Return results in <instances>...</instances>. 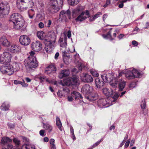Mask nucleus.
<instances>
[{
  "instance_id": "393cba45",
  "label": "nucleus",
  "mask_w": 149,
  "mask_h": 149,
  "mask_svg": "<svg viewBox=\"0 0 149 149\" xmlns=\"http://www.w3.org/2000/svg\"><path fill=\"white\" fill-rule=\"evenodd\" d=\"M95 83L96 87L99 88H101L104 85V83L103 81L101 80L99 78H97L95 79Z\"/></svg>"
},
{
  "instance_id": "9b49d317",
  "label": "nucleus",
  "mask_w": 149,
  "mask_h": 149,
  "mask_svg": "<svg viewBox=\"0 0 149 149\" xmlns=\"http://www.w3.org/2000/svg\"><path fill=\"white\" fill-rule=\"evenodd\" d=\"M19 41L22 45L27 46L30 43L31 40L28 36L23 35L20 36L19 38Z\"/></svg>"
},
{
  "instance_id": "7c9ffc66",
  "label": "nucleus",
  "mask_w": 149,
  "mask_h": 149,
  "mask_svg": "<svg viewBox=\"0 0 149 149\" xmlns=\"http://www.w3.org/2000/svg\"><path fill=\"white\" fill-rule=\"evenodd\" d=\"M43 127L49 132H50L53 129L52 126L48 123H43Z\"/></svg>"
},
{
  "instance_id": "6ab92c4d",
  "label": "nucleus",
  "mask_w": 149,
  "mask_h": 149,
  "mask_svg": "<svg viewBox=\"0 0 149 149\" xmlns=\"http://www.w3.org/2000/svg\"><path fill=\"white\" fill-rule=\"evenodd\" d=\"M22 16L18 13H15L12 14L10 17V21L12 22L13 24L20 19Z\"/></svg>"
},
{
  "instance_id": "37998d69",
  "label": "nucleus",
  "mask_w": 149,
  "mask_h": 149,
  "mask_svg": "<svg viewBox=\"0 0 149 149\" xmlns=\"http://www.w3.org/2000/svg\"><path fill=\"white\" fill-rule=\"evenodd\" d=\"M0 62L2 64H8L6 63V60L5 59L4 56L3 54L0 56Z\"/></svg>"
},
{
  "instance_id": "412c9836",
  "label": "nucleus",
  "mask_w": 149,
  "mask_h": 149,
  "mask_svg": "<svg viewBox=\"0 0 149 149\" xmlns=\"http://www.w3.org/2000/svg\"><path fill=\"white\" fill-rule=\"evenodd\" d=\"M70 72L68 70L64 69L61 70L58 74V77L60 79H62L63 77L68 76Z\"/></svg>"
},
{
  "instance_id": "f257e3e1",
  "label": "nucleus",
  "mask_w": 149,
  "mask_h": 149,
  "mask_svg": "<svg viewBox=\"0 0 149 149\" xmlns=\"http://www.w3.org/2000/svg\"><path fill=\"white\" fill-rule=\"evenodd\" d=\"M105 72H104L101 75L103 81L105 82L109 83L112 87L114 88L115 90L118 86L119 91H122L126 85V83L125 81L120 79L121 76H120L119 75L116 77H114V75L113 73L109 74L107 73L106 74Z\"/></svg>"
},
{
  "instance_id": "8fccbe9b",
  "label": "nucleus",
  "mask_w": 149,
  "mask_h": 149,
  "mask_svg": "<svg viewBox=\"0 0 149 149\" xmlns=\"http://www.w3.org/2000/svg\"><path fill=\"white\" fill-rule=\"evenodd\" d=\"M139 29L138 27H136L134 29L132 34V35H134L137 33L139 31Z\"/></svg>"
},
{
  "instance_id": "e2e57ef3",
  "label": "nucleus",
  "mask_w": 149,
  "mask_h": 149,
  "mask_svg": "<svg viewBox=\"0 0 149 149\" xmlns=\"http://www.w3.org/2000/svg\"><path fill=\"white\" fill-rule=\"evenodd\" d=\"M38 6L42 8L44 6V4L43 3V2L41 1H39L38 2Z\"/></svg>"
},
{
  "instance_id": "c9c22d12",
  "label": "nucleus",
  "mask_w": 149,
  "mask_h": 149,
  "mask_svg": "<svg viewBox=\"0 0 149 149\" xmlns=\"http://www.w3.org/2000/svg\"><path fill=\"white\" fill-rule=\"evenodd\" d=\"M71 79L69 78L63 80L61 83L63 86H70L71 85Z\"/></svg>"
},
{
  "instance_id": "5701e85b",
  "label": "nucleus",
  "mask_w": 149,
  "mask_h": 149,
  "mask_svg": "<svg viewBox=\"0 0 149 149\" xmlns=\"http://www.w3.org/2000/svg\"><path fill=\"white\" fill-rule=\"evenodd\" d=\"M0 44L4 46L8 47L10 45V42L5 37L2 36L0 38Z\"/></svg>"
},
{
  "instance_id": "0eeeda50",
  "label": "nucleus",
  "mask_w": 149,
  "mask_h": 149,
  "mask_svg": "<svg viewBox=\"0 0 149 149\" xmlns=\"http://www.w3.org/2000/svg\"><path fill=\"white\" fill-rule=\"evenodd\" d=\"M123 74H125V77L128 79H132L135 77H140L141 76L140 73L137 70L135 69L127 71L123 70L122 72L119 73V76H122Z\"/></svg>"
},
{
  "instance_id": "7ed1b4c3",
  "label": "nucleus",
  "mask_w": 149,
  "mask_h": 149,
  "mask_svg": "<svg viewBox=\"0 0 149 149\" xmlns=\"http://www.w3.org/2000/svg\"><path fill=\"white\" fill-rule=\"evenodd\" d=\"M63 2V0H50L47 12L50 13L58 12L61 8Z\"/></svg>"
},
{
  "instance_id": "864d4df0",
  "label": "nucleus",
  "mask_w": 149,
  "mask_h": 149,
  "mask_svg": "<svg viewBox=\"0 0 149 149\" xmlns=\"http://www.w3.org/2000/svg\"><path fill=\"white\" fill-rule=\"evenodd\" d=\"M57 94L58 96L60 97H62L64 96V95L62 94V92L60 91H58Z\"/></svg>"
},
{
  "instance_id": "20e7f679",
  "label": "nucleus",
  "mask_w": 149,
  "mask_h": 149,
  "mask_svg": "<svg viewBox=\"0 0 149 149\" xmlns=\"http://www.w3.org/2000/svg\"><path fill=\"white\" fill-rule=\"evenodd\" d=\"M58 43L60 44L61 47V50L62 53L63 60L64 62L66 65H68L69 63V58L66 55L67 52L66 50L67 46V38L65 37L64 39L60 38L58 40Z\"/></svg>"
},
{
  "instance_id": "f3484780",
  "label": "nucleus",
  "mask_w": 149,
  "mask_h": 149,
  "mask_svg": "<svg viewBox=\"0 0 149 149\" xmlns=\"http://www.w3.org/2000/svg\"><path fill=\"white\" fill-rule=\"evenodd\" d=\"M24 21L22 17L20 19L14 23V28L16 29H18L21 28L24 24Z\"/></svg>"
},
{
  "instance_id": "a19ab883",
  "label": "nucleus",
  "mask_w": 149,
  "mask_h": 149,
  "mask_svg": "<svg viewBox=\"0 0 149 149\" xmlns=\"http://www.w3.org/2000/svg\"><path fill=\"white\" fill-rule=\"evenodd\" d=\"M103 140V139L101 138L96 143L93 144L88 149H93L95 147L97 146Z\"/></svg>"
},
{
  "instance_id": "ddd939ff",
  "label": "nucleus",
  "mask_w": 149,
  "mask_h": 149,
  "mask_svg": "<svg viewBox=\"0 0 149 149\" xmlns=\"http://www.w3.org/2000/svg\"><path fill=\"white\" fill-rule=\"evenodd\" d=\"M81 91L84 94L88 95L90 93H93V88L88 84H86L82 88Z\"/></svg>"
},
{
  "instance_id": "72a5a7b5",
  "label": "nucleus",
  "mask_w": 149,
  "mask_h": 149,
  "mask_svg": "<svg viewBox=\"0 0 149 149\" xmlns=\"http://www.w3.org/2000/svg\"><path fill=\"white\" fill-rule=\"evenodd\" d=\"M72 93V96H73L76 100H77L82 98V96L81 94L78 92L73 91Z\"/></svg>"
},
{
  "instance_id": "b1692460",
  "label": "nucleus",
  "mask_w": 149,
  "mask_h": 149,
  "mask_svg": "<svg viewBox=\"0 0 149 149\" xmlns=\"http://www.w3.org/2000/svg\"><path fill=\"white\" fill-rule=\"evenodd\" d=\"M12 141V140L8 137H3L1 139V143L4 145V146L3 148L5 146L9 144L13 146V145L11 144L7 143L8 142H10Z\"/></svg>"
},
{
  "instance_id": "e433bc0d",
  "label": "nucleus",
  "mask_w": 149,
  "mask_h": 149,
  "mask_svg": "<svg viewBox=\"0 0 149 149\" xmlns=\"http://www.w3.org/2000/svg\"><path fill=\"white\" fill-rule=\"evenodd\" d=\"M56 125L58 127L60 130L61 131L62 130L61 128L62 126V123L60 118L58 116L56 117Z\"/></svg>"
},
{
  "instance_id": "4468645a",
  "label": "nucleus",
  "mask_w": 149,
  "mask_h": 149,
  "mask_svg": "<svg viewBox=\"0 0 149 149\" xmlns=\"http://www.w3.org/2000/svg\"><path fill=\"white\" fill-rule=\"evenodd\" d=\"M81 80L85 82L91 83L93 81L92 76L88 74L83 73L80 76Z\"/></svg>"
},
{
  "instance_id": "4be33fe9",
  "label": "nucleus",
  "mask_w": 149,
  "mask_h": 149,
  "mask_svg": "<svg viewBox=\"0 0 149 149\" xmlns=\"http://www.w3.org/2000/svg\"><path fill=\"white\" fill-rule=\"evenodd\" d=\"M49 35L45 36L44 33L42 31H39L37 33V36L38 38L41 40H42L44 42L48 38Z\"/></svg>"
},
{
  "instance_id": "0e129e2a",
  "label": "nucleus",
  "mask_w": 149,
  "mask_h": 149,
  "mask_svg": "<svg viewBox=\"0 0 149 149\" xmlns=\"http://www.w3.org/2000/svg\"><path fill=\"white\" fill-rule=\"evenodd\" d=\"M70 128L71 134L72 135H74V129L73 127L72 126H70Z\"/></svg>"
},
{
  "instance_id": "a211bd4d",
  "label": "nucleus",
  "mask_w": 149,
  "mask_h": 149,
  "mask_svg": "<svg viewBox=\"0 0 149 149\" xmlns=\"http://www.w3.org/2000/svg\"><path fill=\"white\" fill-rule=\"evenodd\" d=\"M56 67L54 65L52 64L46 68L45 72L47 74L54 73L56 71Z\"/></svg>"
},
{
  "instance_id": "f8f14e48",
  "label": "nucleus",
  "mask_w": 149,
  "mask_h": 149,
  "mask_svg": "<svg viewBox=\"0 0 149 149\" xmlns=\"http://www.w3.org/2000/svg\"><path fill=\"white\" fill-rule=\"evenodd\" d=\"M70 12L69 10H68L66 11L62 10L60 12L59 15V19H61V20H64L65 21L68 18L70 19Z\"/></svg>"
},
{
  "instance_id": "39448f33",
  "label": "nucleus",
  "mask_w": 149,
  "mask_h": 149,
  "mask_svg": "<svg viewBox=\"0 0 149 149\" xmlns=\"http://www.w3.org/2000/svg\"><path fill=\"white\" fill-rule=\"evenodd\" d=\"M17 6L19 10L23 12L33 6L32 0H17Z\"/></svg>"
},
{
  "instance_id": "ea45409f",
  "label": "nucleus",
  "mask_w": 149,
  "mask_h": 149,
  "mask_svg": "<svg viewBox=\"0 0 149 149\" xmlns=\"http://www.w3.org/2000/svg\"><path fill=\"white\" fill-rule=\"evenodd\" d=\"M111 33V32L110 31L107 33L106 35H103L102 36L105 39H109L110 40H112L113 39L112 38Z\"/></svg>"
},
{
  "instance_id": "5fc2aeb1",
  "label": "nucleus",
  "mask_w": 149,
  "mask_h": 149,
  "mask_svg": "<svg viewBox=\"0 0 149 149\" xmlns=\"http://www.w3.org/2000/svg\"><path fill=\"white\" fill-rule=\"evenodd\" d=\"M135 83L134 82H132L130 84L129 86V88L132 89L135 87Z\"/></svg>"
},
{
  "instance_id": "2eb2a0df",
  "label": "nucleus",
  "mask_w": 149,
  "mask_h": 149,
  "mask_svg": "<svg viewBox=\"0 0 149 149\" xmlns=\"http://www.w3.org/2000/svg\"><path fill=\"white\" fill-rule=\"evenodd\" d=\"M42 48V45L39 41H36L32 43V49L35 51L38 52Z\"/></svg>"
},
{
  "instance_id": "473e14b6",
  "label": "nucleus",
  "mask_w": 149,
  "mask_h": 149,
  "mask_svg": "<svg viewBox=\"0 0 149 149\" xmlns=\"http://www.w3.org/2000/svg\"><path fill=\"white\" fill-rule=\"evenodd\" d=\"M84 14L85 12H82L81 14L78 16L77 18L75 19L76 21L81 22L85 19L86 18V17L84 16Z\"/></svg>"
},
{
  "instance_id": "a878e982",
  "label": "nucleus",
  "mask_w": 149,
  "mask_h": 149,
  "mask_svg": "<svg viewBox=\"0 0 149 149\" xmlns=\"http://www.w3.org/2000/svg\"><path fill=\"white\" fill-rule=\"evenodd\" d=\"M70 79H71V85H75L79 84V80L78 77L77 76H73Z\"/></svg>"
},
{
  "instance_id": "680f3d73",
  "label": "nucleus",
  "mask_w": 149,
  "mask_h": 149,
  "mask_svg": "<svg viewBox=\"0 0 149 149\" xmlns=\"http://www.w3.org/2000/svg\"><path fill=\"white\" fill-rule=\"evenodd\" d=\"M33 13L34 14V15L35 14V13L34 12V10L32 9H31L29 10L28 11V13H30L31 14H32Z\"/></svg>"
},
{
  "instance_id": "6e6d98bb",
  "label": "nucleus",
  "mask_w": 149,
  "mask_h": 149,
  "mask_svg": "<svg viewBox=\"0 0 149 149\" xmlns=\"http://www.w3.org/2000/svg\"><path fill=\"white\" fill-rule=\"evenodd\" d=\"M130 139H129L127 140V141L126 142L125 145V148H127L129 146L130 142Z\"/></svg>"
},
{
  "instance_id": "a18cd8bd",
  "label": "nucleus",
  "mask_w": 149,
  "mask_h": 149,
  "mask_svg": "<svg viewBox=\"0 0 149 149\" xmlns=\"http://www.w3.org/2000/svg\"><path fill=\"white\" fill-rule=\"evenodd\" d=\"M36 77L39 79L41 82L42 81H43L45 79H46V81L49 82L48 80H47V79H46V77L44 76L42 77L40 76H37Z\"/></svg>"
},
{
  "instance_id": "338daca9",
  "label": "nucleus",
  "mask_w": 149,
  "mask_h": 149,
  "mask_svg": "<svg viewBox=\"0 0 149 149\" xmlns=\"http://www.w3.org/2000/svg\"><path fill=\"white\" fill-rule=\"evenodd\" d=\"M23 82H22V84H21V85L24 87H26L28 86V84H26L24 83V81L23 80Z\"/></svg>"
},
{
  "instance_id": "4c0bfd02",
  "label": "nucleus",
  "mask_w": 149,
  "mask_h": 149,
  "mask_svg": "<svg viewBox=\"0 0 149 149\" xmlns=\"http://www.w3.org/2000/svg\"><path fill=\"white\" fill-rule=\"evenodd\" d=\"M50 148V149H56L55 143V140L53 139H51L49 140Z\"/></svg>"
},
{
  "instance_id": "1a4fd4ad",
  "label": "nucleus",
  "mask_w": 149,
  "mask_h": 149,
  "mask_svg": "<svg viewBox=\"0 0 149 149\" xmlns=\"http://www.w3.org/2000/svg\"><path fill=\"white\" fill-rule=\"evenodd\" d=\"M10 6L8 3H0V17L2 18L8 15L10 11Z\"/></svg>"
},
{
  "instance_id": "603ef678",
  "label": "nucleus",
  "mask_w": 149,
  "mask_h": 149,
  "mask_svg": "<svg viewBox=\"0 0 149 149\" xmlns=\"http://www.w3.org/2000/svg\"><path fill=\"white\" fill-rule=\"evenodd\" d=\"M74 98L73 96H72V93H71L70 96H68V101L69 102H72Z\"/></svg>"
},
{
  "instance_id": "69168bd1",
  "label": "nucleus",
  "mask_w": 149,
  "mask_h": 149,
  "mask_svg": "<svg viewBox=\"0 0 149 149\" xmlns=\"http://www.w3.org/2000/svg\"><path fill=\"white\" fill-rule=\"evenodd\" d=\"M132 43V45L135 46H137L138 45V42L135 40H133Z\"/></svg>"
},
{
  "instance_id": "13d9d810",
  "label": "nucleus",
  "mask_w": 149,
  "mask_h": 149,
  "mask_svg": "<svg viewBox=\"0 0 149 149\" xmlns=\"http://www.w3.org/2000/svg\"><path fill=\"white\" fill-rule=\"evenodd\" d=\"M22 82L20 81H17V80H15L14 81V83L15 84H22Z\"/></svg>"
},
{
  "instance_id": "c03bdc74",
  "label": "nucleus",
  "mask_w": 149,
  "mask_h": 149,
  "mask_svg": "<svg viewBox=\"0 0 149 149\" xmlns=\"http://www.w3.org/2000/svg\"><path fill=\"white\" fill-rule=\"evenodd\" d=\"M45 17V15L44 14H40V13L37 14L36 18L37 19L40 20L43 19Z\"/></svg>"
},
{
  "instance_id": "c756f323",
  "label": "nucleus",
  "mask_w": 149,
  "mask_h": 149,
  "mask_svg": "<svg viewBox=\"0 0 149 149\" xmlns=\"http://www.w3.org/2000/svg\"><path fill=\"white\" fill-rule=\"evenodd\" d=\"M3 54L4 56L5 59L6 61V63H9L11 60V55L10 54L7 52H4L3 53Z\"/></svg>"
},
{
  "instance_id": "f704fd0d",
  "label": "nucleus",
  "mask_w": 149,
  "mask_h": 149,
  "mask_svg": "<svg viewBox=\"0 0 149 149\" xmlns=\"http://www.w3.org/2000/svg\"><path fill=\"white\" fill-rule=\"evenodd\" d=\"M10 107L9 104L6 102H4L1 106V109L2 110L7 111L9 109V108Z\"/></svg>"
},
{
  "instance_id": "774afa93",
  "label": "nucleus",
  "mask_w": 149,
  "mask_h": 149,
  "mask_svg": "<svg viewBox=\"0 0 149 149\" xmlns=\"http://www.w3.org/2000/svg\"><path fill=\"white\" fill-rule=\"evenodd\" d=\"M59 54L58 52H57L55 54L54 56V58L55 59H58V58L59 56Z\"/></svg>"
},
{
  "instance_id": "423d86ee",
  "label": "nucleus",
  "mask_w": 149,
  "mask_h": 149,
  "mask_svg": "<svg viewBox=\"0 0 149 149\" xmlns=\"http://www.w3.org/2000/svg\"><path fill=\"white\" fill-rule=\"evenodd\" d=\"M103 93L107 97H110L109 98L112 100L113 103H115L119 96L118 93L115 92L114 88H111L109 89L105 88L102 89Z\"/></svg>"
},
{
  "instance_id": "c85d7f7f",
  "label": "nucleus",
  "mask_w": 149,
  "mask_h": 149,
  "mask_svg": "<svg viewBox=\"0 0 149 149\" xmlns=\"http://www.w3.org/2000/svg\"><path fill=\"white\" fill-rule=\"evenodd\" d=\"M90 101H92L97 99L98 98V95L97 93L91 94L89 95L86 97Z\"/></svg>"
},
{
  "instance_id": "49530a36",
  "label": "nucleus",
  "mask_w": 149,
  "mask_h": 149,
  "mask_svg": "<svg viewBox=\"0 0 149 149\" xmlns=\"http://www.w3.org/2000/svg\"><path fill=\"white\" fill-rule=\"evenodd\" d=\"M146 104L145 101H142L141 104V109L143 110L146 109Z\"/></svg>"
},
{
  "instance_id": "2f4dec72",
  "label": "nucleus",
  "mask_w": 149,
  "mask_h": 149,
  "mask_svg": "<svg viewBox=\"0 0 149 149\" xmlns=\"http://www.w3.org/2000/svg\"><path fill=\"white\" fill-rule=\"evenodd\" d=\"M13 141L15 144L16 146L14 147L13 146V149H20L19 147V146L20 145V141L17 138H14Z\"/></svg>"
},
{
  "instance_id": "bf43d9fd",
  "label": "nucleus",
  "mask_w": 149,
  "mask_h": 149,
  "mask_svg": "<svg viewBox=\"0 0 149 149\" xmlns=\"http://www.w3.org/2000/svg\"><path fill=\"white\" fill-rule=\"evenodd\" d=\"M38 26L40 28H43L44 26V24L42 22H40L38 24Z\"/></svg>"
},
{
  "instance_id": "3c124183",
  "label": "nucleus",
  "mask_w": 149,
  "mask_h": 149,
  "mask_svg": "<svg viewBox=\"0 0 149 149\" xmlns=\"http://www.w3.org/2000/svg\"><path fill=\"white\" fill-rule=\"evenodd\" d=\"M46 26L48 28L50 27L52 24V21L50 20H49L46 22Z\"/></svg>"
},
{
  "instance_id": "cd10ccee",
  "label": "nucleus",
  "mask_w": 149,
  "mask_h": 149,
  "mask_svg": "<svg viewBox=\"0 0 149 149\" xmlns=\"http://www.w3.org/2000/svg\"><path fill=\"white\" fill-rule=\"evenodd\" d=\"M81 10V9L80 7H78L75 9H74L72 11V15L73 17H75L77 15L80 13Z\"/></svg>"
},
{
  "instance_id": "4d7b16f0",
  "label": "nucleus",
  "mask_w": 149,
  "mask_h": 149,
  "mask_svg": "<svg viewBox=\"0 0 149 149\" xmlns=\"http://www.w3.org/2000/svg\"><path fill=\"white\" fill-rule=\"evenodd\" d=\"M29 54H30V55L28 57H35L34 56L35 54V53L33 51H31L29 52Z\"/></svg>"
},
{
  "instance_id": "f03ea898",
  "label": "nucleus",
  "mask_w": 149,
  "mask_h": 149,
  "mask_svg": "<svg viewBox=\"0 0 149 149\" xmlns=\"http://www.w3.org/2000/svg\"><path fill=\"white\" fill-rule=\"evenodd\" d=\"M56 39L54 33H52L49 35L48 38L44 41L45 45V49L47 53H50L55 47Z\"/></svg>"
},
{
  "instance_id": "58836bf2",
  "label": "nucleus",
  "mask_w": 149,
  "mask_h": 149,
  "mask_svg": "<svg viewBox=\"0 0 149 149\" xmlns=\"http://www.w3.org/2000/svg\"><path fill=\"white\" fill-rule=\"evenodd\" d=\"M79 0H68V4L71 6H74L79 3Z\"/></svg>"
},
{
  "instance_id": "de8ad7c7",
  "label": "nucleus",
  "mask_w": 149,
  "mask_h": 149,
  "mask_svg": "<svg viewBox=\"0 0 149 149\" xmlns=\"http://www.w3.org/2000/svg\"><path fill=\"white\" fill-rule=\"evenodd\" d=\"M39 134L42 136H44L46 135L45 131L44 130H41L39 131Z\"/></svg>"
},
{
  "instance_id": "6e6552de",
  "label": "nucleus",
  "mask_w": 149,
  "mask_h": 149,
  "mask_svg": "<svg viewBox=\"0 0 149 149\" xmlns=\"http://www.w3.org/2000/svg\"><path fill=\"white\" fill-rule=\"evenodd\" d=\"M115 103H113L112 100L109 98H102L98 100L97 105L100 108H106Z\"/></svg>"
},
{
  "instance_id": "79ce46f5",
  "label": "nucleus",
  "mask_w": 149,
  "mask_h": 149,
  "mask_svg": "<svg viewBox=\"0 0 149 149\" xmlns=\"http://www.w3.org/2000/svg\"><path fill=\"white\" fill-rule=\"evenodd\" d=\"M102 15V13L101 12H98L95 14L93 16L90 18V20L91 21H93L96 18L99 17L100 15Z\"/></svg>"
},
{
  "instance_id": "9d476101",
  "label": "nucleus",
  "mask_w": 149,
  "mask_h": 149,
  "mask_svg": "<svg viewBox=\"0 0 149 149\" xmlns=\"http://www.w3.org/2000/svg\"><path fill=\"white\" fill-rule=\"evenodd\" d=\"M27 63H25V65L26 67L30 68L37 67L38 66V61L36 57H28Z\"/></svg>"
},
{
  "instance_id": "09e8293b",
  "label": "nucleus",
  "mask_w": 149,
  "mask_h": 149,
  "mask_svg": "<svg viewBox=\"0 0 149 149\" xmlns=\"http://www.w3.org/2000/svg\"><path fill=\"white\" fill-rule=\"evenodd\" d=\"M91 73L95 77H97L99 76L98 73L96 71L94 70L91 71Z\"/></svg>"
},
{
  "instance_id": "dca6fc26",
  "label": "nucleus",
  "mask_w": 149,
  "mask_h": 149,
  "mask_svg": "<svg viewBox=\"0 0 149 149\" xmlns=\"http://www.w3.org/2000/svg\"><path fill=\"white\" fill-rule=\"evenodd\" d=\"M9 65L10 70V72L9 73L12 74L14 72H16L19 70L20 69V67L21 66L20 63L16 62L13 63V65Z\"/></svg>"
},
{
  "instance_id": "aec40b11",
  "label": "nucleus",
  "mask_w": 149,
  "mask_h": 149,
  "mask_svg": "<svg viewBox=\"0 0 149 149\" xmlns=\"http://www.w3.org/2000/svg\"><path fill=\"white\" fill-rule=\"evenodd\" d=\"M10 68L9 65L8 64L7 66H2L0 68V70L2 73L7 74L8 75H11L12 74L9 73L10 72Z\"/></svg>"
},
{
  "instance_id": "052dcab7",
  "label": "nucleus",
  "mask_w": 149,
  "mask_h": 149,
  "mask_svg": "<svg viewBox=\"0 0 149 149\" xmlns=\"http://www.w3.org/2000/svg\"><path fill=\"white\" fill-rule=\"evenodd\" d=\"M8 127L10 129H13L14 126L15 125L14 124H11V123H8Z\"/></svg>"
},
{
  "instance_id": "bb28decb",
  "label": "nucleus",
  "mask_w": 149,
  "mask_h": 149,
  "mask_svg": "<svg viewBox=\"0 0 149 149\" xmlns=\"http://www.w3.org/2000/svg\"><path fill=\"white\" fill-rule=\"evenodd\" d=\"M10 49V52L12 53H17L21 51L20 47L15 45H11Z\"/></svg>"
}]
</instances>
